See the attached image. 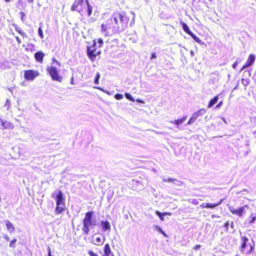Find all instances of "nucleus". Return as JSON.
<instances>
[{
  "instance_id": "obj_1",
  "label": "nucleus",
  "mask_w": 256,
  "mask_h": 256,
  "mask_svg": "<svg viewBox=\"0 0 256 256\" xmlns=\"http://www.w3.org/2000/svg\"><path fill=\"white\" fill-rule=\"evenodd\" d=\"M134 16L126 12H115L101 24V32L105 36L120 34L128 28L129 23L134 22Z\"/></svg>"
},
{
  "instance_id": "obj_2",
  "label": "nucleus",
  "mask_w": 256,
  "mask_h": 256,
  "mask_svg": "<svg viewBox=\"0 0 256 256\" xmlns=\"http://www.w3.org/2000/svg\"><path fill=\"white\" fill-rule=\"evenodd\" d=\"M84 0H75L71 7L72 11L78 12L82 16H91L92 8L88 0H86V6L84 4Z\"/></svg>"
},
{
  "instance_id": "obj_3",
  "label": "nucleus",
  "mask_w": 256,
  "mask_h": 256,
  "mask_svg": "<svg viewBox=\"0 0 256 256\" xmlns=\"http://www.w3.org/2000/svg\"><path fill=\"white\" fill-rule=\"evenodd\" d=\"M94 212H88L85 214L84 218L82 220V230L84 235H88L90 228L96 226V224L92 222V215Z\"/></svg>"
},
{
  "instance_id": "obj_4",
  "label": "nucleus",
  "mask_w": 256,
  "mask_h": 256,
  "mask_svg": "<svg viewBox=\"0 0 256 256\" xmlns=\"http://www.w3.org/2000/svg\"><path fill=\"white\" fill-rule=\"evenodd\" d=\"M254 244H251L248 238L244 236H240V243L239 246L240 251L246 254H250L254 251Z\"/></svg>"
},
{
  "instance_id": "obj_5",
  "label": "nucleus",
  "mask_w": 256,
  "mask_h": 256,
  "mask_svg": "<svg viewBox=\"0 0 256 256\" xmlns=\"http://www.w3.org/2000/svg\"><path fill=\"white\" fill-rule=\"evenodd\" d=\"M56 200V206L54 209V214L56 215L62 214L66 210L65 197L63 192L61 190L58 192L55 196Z\"/></svg>"
},
{
  "instance_id": "obj_6",
  "label": "nucleus",
  "mask_w": 256,
  "mask_h": 256,
  "mask_svg": "<svg viewBox=\"0 0 256 256\" xmlns=\"http://www.w3.org/2000/svg\"><path fill=\"white\" fill-rule=\"evenodd\" d=\"M96 40H94L92 46H88L86 48V54L88 58L91 61L95 60L97 56L101 54L100 50H97L96 48Z\"/></svg>"
},
{
  "instance_id": "obj_7",
  "label": "nucleus",
  "mask_w": 256,
  "mask_h": 256,
  "mask_svg": "<svg viewBox=\"0 0 256 256\" xmlns=\"http://www.w3.org/2000/svg\"><path fill=\"white\" fill-rule=\"evenodd\" d=\"M46 71L53 80L61 82L62 80V76L58 72V68L54 66H50L46 68Z\"/></svg>"
},
{
  "instance_id": "obj_8",
  "label": "nucleus",
  "mask_w": 256,
  "mask_h": 256,
  "mask_svg": "<svg viewBox=\"0 0 256 256\" xmlns=\"http://www.w3.org/2000/svg\"><path fill=\"white\" fill-rule=\"evenodd\" d=\"M40 74V72L38 70H28L24 71V76L26 80L32 81Z\"/></svg>"
},
{
  "instance_id": "obj_9",
  "label": "nucleus",
  "mask_w": 256,
  "mask_h": 256,
  "mask_svg": "<svg viewBox=\"0 0 256 256\" xmlns=\"http://www.w3.org/2000/svg\"><path fill=\"white\" fill-rule=\"evenodd\" d=\"M245 207L248 208V206L245 205L244 206L240 207L238 210H236L232 207H229V210L232 214H236L240 217H242L243 216V213L244 212Z\"/></svg>"
},
{
  "instance_id": "obj_10",
  "label": "nucleus",
  "mask_w": 256,
  "mask_h": 256,
  "mask_svg": "<svg viewBox=\"0 0 256 256\" xmlns=\"http://www.w3.org/2000/svg\"><path fill=\"white\" fill-rule=\"evenodd\" d=\"M256 60V56L254 54H250L248 56V58L245 63V64L242 66V67L241 68V70H242L247 68L250 66L252 65V64Z\"/></svg>"
},
{
  "instance_id": "obj_11",
  "label": "nucleus",
  "mask_w": 256,
  "mask_h": 256,
  "mask_svg": "<svg viewBox=\"0 0 256 256\" xmlns=\"http://www.w3.org/2000/svg\"><path fill=\"white\" fill-rule=\"evenodd\" d=\"M45 54L42 51H38L34 54L36 61L40 64H42Z\"/></svg>"
},
{
  "instance_id": "obj_12",
  "label": "nucleus",
  "mask_w": 256,
  "mask_h": 256,
  "mask_svg": "<svg viewBox=\"0 0 256 256\" xmlns=\"http://www.w3.org/2000/svg\"><path fill=\"white\" fill-rule=\"evenodd\" d=\"M224 200L223 199H221L219 202H218V203L216 204H210V203H208V202H206V203H203L201 205H200V207L202 208H213L218 206H219L220 204L222 202H223Z\"/></svg>"
},
{
  "instance_id": "obj_13",
  "label": "nucleus",
  "mask_w": 256,
  "mask_h": 256,
  "mask_svg": "<svg viewBox=\"0 0 256 256\" xmlns=\"http://www.w3.org/2000/svg\"><path fill=\"white\" fill-rule=\"evenodd\" d=\"M102 256H114L108 244H106L104 246Z\"/></svg>"
},
{
  "instance_id": "obj_14",
  "label": "nucleus",
  "mask_w": 256,
  "mask_h": 256,
  "mask_svg": "<svg viewBox=\"0 0 256 256\" xmlns=\"http://www.w3.org/2000/svg\"><path fill=\"white\" fill-rule=\"evenodd\" d=\"M100 224L102 227V230L104 232H106V230L110 229V225L108 221H102L100 222Z\"/></svg>"
},
{
  "instance_id": "obj_15",
  "label": "nucleus",
  "mask_w": 256,
  "mask_h": 256,
  "mask_svg": "<svg viewBox=\"0 0 256 256\" xmlns=\"http://www.w3.org/2000/svg\"><path fill=\"white\" fill-rule=\"evenodd\" d=\"M5 223H6V226L7 230L10 232H12L14 231V230H15L14 226L10 222L7 220L5 221Z\"/></svg>"
},
{
  "instance_id": "obj_16",
  "label": "nucleus",
  "mask_w": 256,
  "mask_h": 256,
  "mask_svg": "<svg viewBox=\"0 0 256 256\" xmlns=\"http://www.w3.org/2000/svg\"><path fill=\"white\" fill-rule=\"evenodd\" d=\"M186 120H187V116H182V118H180L176 120H174V122H172L174 124L178 126L180 124H182L183 123H184V122H186Z\"/></svg>"
},
{
  "instance_id": "obj_17",
  "label": "nucleus",
  "mask_w": 256,
  "mask_h": 256,
  "mask_svg": "<svg viewBox=\"0 0 256 256\" xmlns=\"http://www.w3.org/2000/svg\"><path fill=\"white\" fill-rule=\"evenodd\" d=\"M206 112V110L204 108H200L193 114L196 116V118H199L200 116H202Z\"/></svg>"
},
{
  "instance_id": "obj_18",
  "label": "nucleus",
  "mask_w": 256,
  "mask_h": 256,
  "mask_svg": "<svg viewBox=\"0 0 256 256\" xmlns=\"http://www.w3.org/2000/svg\"><path fill=\"white\" fill-rule=\"evenodd\" d=\"M180 23L182 26V28L189 35H190L192 32L190 30L188 26L185 22L182 21L180 22Z\"/></svg>"
},
{
  "instance_id": "obj_19",
  "label": "nucleus",
  "mask_w": 256,
  "mask_h": 256,
  "mask_svg": "<svg viewBox=\"0 0 256 256\" xmlns=\"http://www.w3.org/2000/svg\"><path fill=\"white\" fill-rule=\"evenodd\" d=\"M218 98L219 96L217 95L215 96L213 98H212L208 104V108H210L214 104H215L218 102Z\"/></svg>"
},
{
  "instance_id": "obj_20",
  "label": "nucleus",
  "mask_w": 256,
  "mask_h": 256,
  "mask_svg": "<svg viewBox=\"0 0 256 256\" xmlns=\"http://www.w3.org/2000/svg\"><path fill=\"white\" fill-rule=\"evenodd\" d=\"M105 238L102 240L100 237H98L95 239L94 242L93 244L96 246H102L104 244Z\"/></svg>"
},
{
  "instance_id": "obj_21",
  "label": "nucleus",
  "mask_w": 256,
  "mask_h": 256,
  "mask_svg": "<svg viewBox=\"0 0 256 256\" xmlns=\"http://www.w3.org/2000/svg\"><path fill=\"white\" fill-rule=\"evenodd\" d=\"M192 38L198 43L200 44L201 43V40L200 39L196 36L195 34H194L193 32L192 33V34L190 35Z\"/></svg>"
},
{
  "instance_id": "obj_22",
  "label": "nucleus",
  "mask_w": 256,
  "mask_h": 256,
  "mask_svg": "<svg viewBox=\"0 0 256 256\" xmlns=\"http://www.w3.org/2000/svg\"><path fill=\"white\" fill-rule=\"evenodd\" d=\"M16 242H17V240L16 238H14L12 240H10V244H9L10 247L13 248H16L15 244Z\"/></svg>"
},
{
  "instance_id": "obj_23",
  "label": "nucleus",
  "mask_w": 256,
  "mask_h": 256,
  "mask_svg": "<svg viewBox=\"0 0 256 256\" xmlns=\"http://www.w3.org/2000/svg\"><path fill=\"white\" fill-rule=\"evenodd\" d=\"M156 214L157 216H158L159 218L162 221L164 220V214L163 213H161L158 210L156 211Z\"/></svg>"
},
{
  "instance_id": "obj_24",
  "label": "nucleus",
  "mask_w": 256,
  "mask_h": 256,
  "mask_svg": "<svg viewBox=\"0 0 256 256\" xmlns=\"http://www.w3.org/2000/svg\"><path fill=\"white\" fill-rule=\"evenodd\" d=\"M100 76V72H97L96 75L95 79H94V84H99V80Z\"/></svg>"
},
{
  "instance_id": "obj_25",
  "label": "nucleus",
  "mask_w": 256,
  "mask_h": 256,
  "mask_svg": "<svg viewBox=\"0 0 256 256\" xmlns=\"http://www.w3.org/2000/svg\"><path fill=\"white\" fill-rule=\"evenodd\" d=\"M196 119L198 118H196L194 114H192V116L187 122V124H192L194 123L196 120Z\"/></svg>"
},
{
  "instance_id": "obj_26",
  "label": "nucleus",
  "mask_w": 256,
  "mask_h": 256,
  "mask_svg": "<svg viewBox=\"0 0 256 256\" xmlns=\"http://www.w3.org/2000/svg\"><path fill=\"white\" fill-rule=\"evenodd\" d=\"M125 96L127 99L129 100L131 102H134L135 101V100L132 97L130 94L128 93H126Z\"/></svg>"
},
{
  "instance_id": "obj_27",
  "label": "nucleus",
  "mask_w": 256,
  "mask_h": 256,
  "mask_svg": "<svg viewBox=\"0 0 256 256\" xmlns=\"http://www.w3.org/2000/svg\"><path fill=\"white\" fill-rule=\"evenodd\" d=\"M38 34L41 38H44V36L43 34L42 30L40 27L38 29Z\"/></svg>"
},
{
  "instance_id": "obj_28",
  "label": "nucleus",
  "mask_w": 256,
  "mask_h": 256,
  "mask_svg": "<svg viewBox=\"0 0 256 256\" xmlns=\"http://www.w3.org/2000/svg\"><path fill=\"white\" fill-rule=\"evenodd\" d=\"M250 220H249V222L250 224L254 223L255 222V220H256V216H252V215L251 214V216L250 217Z\"/></svg>"
},
{
  "instance_id": "obj_29",
  "label": "nucleus",
  "mask_w": 256,
  "mask_h": 256,
  "mask_svg": "<svg viewBox=\"0 0 256 256\" xmlns=\"http://www.w3.org/2000/svg\"><path fill=\"white\" fill-rule=\"evenodd\" d=\"M114 98L118 100H120L123 98V95L121 94H115Z\"/></svg>"
},
{
  "instance_id": "obj_30",
  "label": "nucleus",
  "mask_w": 256,
  "mask_h": 256,
  "mask_svg": "<svg viewBox=\"0 0 256 256\" xmlns=\"http://www.w3.org/2000/svg\"><path fill=\"white\" fill-rule=\"evenodd\" d=\"M16 30L22 36H26V33L24 32L22 30H20V28H16Z\"/></svg>"
},
{
  "instance_id": "obj_31",
  "label": "nucleus",
  "mask_w": 256,
  "mask_h": 256,
  "mask_svg": "<svg viewBox=\"0 0 256 256\" xmlns=\"http://www.w3.org/2000/svg\"><path fill=\"white\" fill-rule=\"evenodd\" d=\"M98 47L100 48L102 46L104 42L102 38H99L98 39Z\"/></svg>"
},
{
  "instance_id": "obj_32",
  "label": "nucleus",
  "mask_w": 256,
  "mask_h": 256,
  "mask_svg": "<svg viewBox=\"0 0 256 256\" xmlns=\"http://www.w3.org/2000/svg\"><path fill=\"white\" fill-rule=\"evenodd\" d=\"M157 229L161 234H163V236L164 237H166V238L168 237L167 234L161 229L160 228L158 227Z\"/></svg>"
},
{
  "instance_id": "obj_33",
  "label": "nucleus",
  "mask_w": 256,
  "mask_h": 256,
  "mask_svg": "<svg viewBox=\"0 0 256 256\" xmlns=\"http://www.w3.org/2000/svg\"><path fill=\"white\" fill-rule=\"evenodd\" d=\"M176 180L173 178H168L167 180H164V182H174Z\"/></svg>"
},
{
  "instance_id": "obj_34",
  "label": "nucleus",
  "mask_w": 256,
  "mask_h": 256,
  "mask_svg": "<svg viewBox=\"0 0 256 256\" xmlns=\"http://www.w3.org/2000/svg\"><path fill=\"white\" fill-rule=\"evenodd\" d=\"M242 83L244 86H246L248 84V81L247 80H244V78H242Z\"/></svg>"
},
{
  "instance_id": "obj_35",
  "label": "nucleus",
  "mask_w": 256,
  "mask_h": 256,
  "mask_svg": "<svg viewBox=\"0 0 256 256\" xmlns=\"http://www.w3.org/2000/svg\"><path fill=\"white\" fill-rule=\"evenodd\" d=\"M88 254L90 256H98V255H97L96 254H95L93 251L92 250H89L88 252Z\"/></svg>"
},
{
  "instance_id": "obj_36",
  "label": "nucleus",
  "mask_w": 256,
  "mask_h": 256,
  "mask_svg": "<svg viewBox=\"0 0 256 256\" xmlns=\"http://www.w3.org/2000/svg\"><path fill=\"white\" fill-rule=\"evenodd\" d=\"M20 19L22 21L24 20V18L25 17V14L24 12H20Z\"/></svg>"
},
{
  "instance_id": "obj_37",
  "label": "nucleus",
  "mask_w": 256,
  "mask_h": 256,
  "mask_svg": "<svg viewBox=\"0 0 256 256\" xmlns=\"http://www.w3.org/2000/svg\"><path fill=\"white\" fill-rule=\"evenodd\" d=\"M229 225H230V224H229L228 222H226L224 224V226H224V228H226V230H228V226H229Z\"/></svg>"
},
{
  "instance_id": "obj_38",
  "label": "nucleus",
  "mask_w": 256,
  "mask_h": 256,
  "mask_svg": "<svg viewBox=\"0 0 256 256\" xmlns=\"http://www.w3.org/2000/svg\"><path fill=\"white\" fill-rule=\"evenodd\" d=\"M238 62H234L232 64V66L233 68H234V69H236V66H238Z\"/></svg>"
},
{
  "instance_id": "obj_39",
  "label": "nucleus",
  "mask_w": 256,
  "mask_h": 256,
  "mask_svg": "<svg viewBox=\"0 0 256 256\" xmlns=\"http://www.w3.org/2000/svg\"><path fill=\"white\" fill-rule=\"evenodd\" d=\"M200 244H196V245L194 247V249L195 250H198V248H200Z\"/></svg>"
},
{
  "instance_id": "obj_40",
  "label": "nucleus",
  "mask_w": 256,
  "mask_h": 256,
  "mask_svg": "<svg viewBox=\"0 0 256 256\" xmlns=\"http://www.w3.org/2000/svg\"><path fill=\"white\" fill-rule=\"evenodd\" d=\"M15 38L18 44H20L22 42L21 40L20 39V38L18 36H16Z\"/></svg>"
},
{
  "instance_id": "obj_41",
  "label": "nucleus",
  "mask_w": 256,
  "mask_h": 256,
  "mask_svg": "<svg viewBox=\"0 0 256 256\" xmlns=\"http://www.w3.org/2000/svg\"><path fill=\"white\" fill-rule=\"evenodd\" d=\"M48 256H52L51 254V248L50 247L48 248Z\"/></svg>"
},
{
  "instance_id": "obj_42",
  "label": "nucleus",
  "mask_w": 256,
  "mask_h": 256,
  "mask_svg": "<svg viewBox=\"0 0 256 256\" xmlns=\"http://www.w3.org/2000/svg\"><path fill=\"white\" fill-rule=\"evenodd\" d=\"M156 58V54L154 52L152 53V56H151V58H150L152 59V58Z\"/></svg>"
},
{
  "instance_id": "obj_43",
  "label": "nucleus",
  "mask_w": 256,
  "mask_h": 256,
  "mask_svg": "<svg viewBox=\"0 0 256 256\" xmlns=\"http://www.w3.org/2000/svg\"><path fill=\"white\" fill-rule=\"evenodd\" d=\"M4 238L6 240H7V241H9V240H10V238H9V237H8L7 235H5V236H4Z\"/></svg>"
},
{
  "instance_id": "obj_44",
  "label": "nucleus",
  "mask_w": 256,
  "mask_h": 256,
  "mask_svg": "<svg viewBox=\"0 0 256 256\" xmlns=\"http://www.w3.org/2000/svg\"><path fill=\"white\" fill-rule=\"evenodd\" d=\"M222 104V102H219L216 106V108H220L221 105Z\"/></svg>"
},
{
  "instance_id": "obj_45",
  "label": "nucleus",
  "mask_w": 256,
  "mask_h": 256,
  "mask_svg": "<svg viewBox=\"0 0 256 256\" xmlns=\"http://www.w3.org/2000/svg\"><path fill=\"white\" fill-rule=\"evenodd\" d=\"M164 214V215H168V216H170L171 215V213L170 212H164L163 213Z\"/></svg>"
},
{
  "instance_id": "obj_46",
  "label": "nucleus",
  "mask_w": 256,
  "mask_h": 256,
  "mask_svg": "<svg viewBox=\"0 0 256 256\" xmlns=\"http://www.w3.org/2000/svg\"><path fill=\"white\" fill-rule=\"evenodd\" d=\"M70 83H71V84H74V78H73V77H72L71 78Z\"/></svg>"
},
{
  "instance_id": "obj_47",
  "label": "nucleus",
  "mask_w": 256,
  "mask_h": 256,
  "mask_svg": "<svg viewBox=\"0 0 256 256\" xmlns=\"http://www.w3.org/2000/svg\"><path fill=\"white\" fill-rule=\"evenodd\" d=\"M28 2H29V3H32L33 2H34V0H27Z\"/></svg>"
},
{
  "instance_id": "obj_48",
  "label": "nucleus",
  "mask_w": 256,
  "mask_h": 256,
  "mask_svg": "<svg viewBox=\"0 0 256 256\" xmlns=\"http://www.w3.org/2000/svg\"><path fill=\"white\" fill-rule=\"evenodd\" d=\"M190 54H191L192 56H194V53L193 51L190 52Z\"/></svg>"
},
{
  "instance_id": "obj_49",
  "label": "nucleus",
  "mask_w": 256,
  "mask_h": 256,
  "mask_svg": "<svg viewBox=\"0 0 256 256\" xmlns=\"http://www.w3.org/2000/svg\"><path fill=\"white\" fill-rule=\"evenodd\" d=\"M4 0L6 2H10V0Z\"/></svg>"
},
{
  "instance_id": "obj_50",
  "label": "nucleus",
  "mask_w": 256,
  "mask_h": 256,
  "mask_svg": "<svg viewBox=\"0 0 256 256\" xmlns=\"http://www.w3.org/2000/svg\"><path fill=\"white\" fill-rule=\"evenodd\" d=\"M137 102H142V101L140 100H136Z\"/></svg>"
},
{
  "instance_id": "obj_51",
  "label": "nucleus",
  "mask_w": 256,
  "mask_h": 256,
  "mask_svg": "<svg viewBox=\"0 0 256 256\" xmlns=\"http://www.w3.org/2000/svg\"><path fill=\"white\" fill-rule=\"evenodd\" d=\"M96 88H97V89H98V90H101V88H99V87H96Z\"/></svg>"
},
{
  "instance_id": "obj_52",
  "label": "nucleus",
  "mask_w": 256,
  "mask_h": 256,
  "mask_svg": "<svg viewBox=\"0 0 256 256\" xmlns=\"http://www.w3.org/2000/svg\"><path fill=\"white\" fill-rule=\"evenodd\" d=\"M54 60H55V59H54ZM56 62L58 64H59V62H58V61H57V60H56Z\"/></svg>"
},
{
  "instance_id": "obj_53",
  "label": "nucleus",
  "mask_w": 256,
  "mask_h": 256,
  "mask_svg": "<svg viewBox=\"0 0 256 256\" xmlns=\"http://www.w3.org/2000/svg\"><path fill=\"white\" fill-rule=\"evenodd\" d=\"M254 134L256 135V130L254 132Z\"/></svg>"
},
{
  "instance_id": "obj_54",
  "label": "nucleus",
  "mask_w": 256,
  "mask_h": 256,
  "mask_svg": "<svg viewBox=\"0 0 256 256\" xmlns=\"http://www.w3.org/2000/svg\"><path fill=\"white\" fill-rule=\"evenodd\" d=\"M116 41L118 42V39L115 40Z\"/></svg>"
},
{
  "instance_id": "obj_55",
  "label": "nucleus",
  "mask_w": 256,
  "mask_h": 256,
  "mask_svg": "<svg viewBox=\"0 0 256 256\" xmlns=\"http://www.w3.org/2000/svg\"><path fill=\"white\" fill-rule=\"evenodd\" d=\"M210 1H211V0H209Z\"/></svg>"
}]
</instances>
